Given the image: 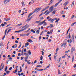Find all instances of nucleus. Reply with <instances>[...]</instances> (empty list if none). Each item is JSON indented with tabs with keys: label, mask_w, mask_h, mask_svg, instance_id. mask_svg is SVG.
<instances>
[{
	"label": "nucleus",
	"mask_w": 76,
	"mask_h": 76,
	"mask_svg": "<svg viewBox=\"0 0 76 76\" xmlns=\"http://www.w3.org/2000/svg\"><path fill=\"white\" fill-rule=\"evenodd\" d=\"M68 3H69V2L66 1L64 4V5H65V6H66V5H67Z\"/></svg>",
	"instance_id": "obj_13"
},
{
	"label": "nucleus",
	"mask_w": 76,
	"mask_h": 76,
	"mask_svg": "<svg viewBox=\"0 0 76 76\" xmlns=\"http://www.w3.org/2000/svg\"><path fill=\"white\" fill-rule=\"evenodd\" d=\"M20 71L22 72V67H21V66H20Z\"/></svg>",
	"instance_id": "obj_27"
},
{
	"label": "nucleus",
	"mask_w": 76,
	"mask_h": 76,
	"mask_svg": "<svg viewBox=\"0 0 76 76\" xmlns=\"http://www.w3.org/2000/svg\"><path fill=\"white\" fill-rule=\"evenodd\" d=\"M48 21H50V23H53L54 21V20L53 18H49V19L48 20Z\"/></svg>",
	"instance_id": "obj_4"
},
{
	"label": "nucleus",
	"mask_w": 76,
	"mask_h": 76,
	"mask_svg": "<svg viewBox=\"0 0 76 76\" xmlns=\"http://www.w3.org/2000/svg\"><path fill=\"white\" fill-rule=\"evenodd\" d=\"M25 45H27V46H28L29 45V43L28 42H27L25 44Z\"/></svg>",
	"instance_id": "obj_28"
},
{
	"label": "nucleus",
	"mask_w": 76,
	"mask_h": 76,
	"mask_svg": "<svg viewBox=\"0 0 76 76\" xmlns=\"http://www.w3.org/2000/svg\"><path fill=\"white\" fill-rule=\"evenodd\" d=\"M47 34L48 35H50V31H48L47 32Z\"/></svg>",
	"instance_id": "obj_50"
},
{
	"label": "nucleus",
	"mask_w": 76,
	"mask_h": 76,
	"mask_svg": "<svg viewBox=\"0 0 76 76\" xmlns=\"http://www.w3.org/2000/svg\"><path fill=\"white\" fill-rule=\"evenodd\" d=\"M48 11V10H47L46 11H45L43 13V14H44V15H45V13H47V12Z\"/></svg>",
	"instance_id": "obj_32"
},
{
	"label": "nucleus",
	"mask_w": 76,
	"mask_h": 76,
	"mask_svg": "<svg viewBox=\"0 0 76 76\" xmlns=\"http://www.w3.org/2000/svg\"><path fill=\"white\" fill-rule=\"evenodd\" d=\"M42 55L43 56L44 55V52L43 51H42Z\"/></svg>",
	"instance_id": "obj_55"
},
{
	"label": "nucleus",
	"mask_w": 76,
	"mask_h": 76,
	"mask_svg": "<svg viewBox=\"0 0 76 76\" xmlns=\"http://www.w3.org/2000/svg\"><path fill=\"white\" fill-rule=\"evenodd\" d=\"M59 3L58 2V3H56L55 5V7H57V6L58 5V4H59Z\"/></svg>",
	"instance_id": "obj_19"
},
{
	"label": "nucleus",
	"mask_w": 76,
	"mask_h": 76,
	"mask_svg": "<svg viewBox=\"0 0 76 76\" xmlns=\"http://www.w3.org/2000/svg\"><path fill=\"white\" fill-rule=\"evenodd\" d=\"M15 32H18V33H19V31H15Z\"/></svg>",
	"instance_id": "obj_54"
},
{
	"label": "nucleus",
	"mask_w": 76,
	"mask_h": 76,
	"mask_svg": "<svg viewBox=\"0 0 76 76\" xmlns=\"http://www.w3.org/2000/svg\"><path fill=\"white\" fill-rule=\"evenodd\" d=\"M28 25V24H26V25L25 26H23V27H22L21 28V29H23V28H25V27H26V26H27Z\"/></svg>",
	"instance_id": "obj_25"
},
{
	"label": "nucleus",
	"mask_w": 76,
	"mask_h": 76,
	"mask_svg": "<svg viewBox=\"0 0 76 76\" xmlns=\"http://www.w3.org/2000/svg\"><path fill=\"white\" fill-rule=\"evenodd\" d=\"M9 60H7V61H6V64H8V62H9Z\"/></svg>",
	"instance_id": "obj_49"
},
{
	"label": "nucleus",
	"mask_w": 76,
	"mask_h": 76,
	"mask_svg": "<svg viewBox=\"0 0 76 76\" xmlns=\"http://www.w3.org/2000/svg\"><path fill=\"white\" fill-rule=\"evenodd\" d=\"M22 25V23H20V24L17 25V26H20L21 25Z\"/></svg>",
	"instance_id": "obj_34"
},
{
	"label": "nucleus",
	"mask_w": 76,
	"mask_h": 76,
	"mask_svg": "<svg viewBox=\"0 0 76 76\" xmlns=\"http://www.w3.org/2000/svg\"><path fill=\"white\" fill-rule=\"evenodd\" d=\"M63 45H64V46H65V45H66L67 44V43L66 42H65V43H63Z\"/></svg>",
	"instance_id": "obj_35"
},
{
	"label": "nucleus",
	"mask_w": 76,
	"mask_h": 76,
	"mask_svg": "<svg viewBox=\"0 0 76 76\" xmlns=\"http://www.w3.org/2000/svg\"><path fill=\"white\" fill-rule=\"evenodd\" d=\"M36 33H37V34H39V30H37Z\"/></svg>",
	"instance_id": "obj_40"
},
{
	"label": "nucleus",
	"mask_w": 76,
	"mask_h": 76,
	"mask_svg": "<svg viewBox=\"0 0 76 76\" xmlns=\"http://www.w3.org/2000/svg\"><path fill=\"white\" fill-rule=\"evenodd\" d=\"M19 58V57H18V56H17V59H18V60H19V58Z\"/></svg>",
	"instance_id": "obj_63"
},
{
	"label": "nucleus",
	"mask_w": 76,
	"mask_h": 76,
	"mask_svg": "<svg viewBox=\"0 0 76 76\" xmlns=\"http://www.w3.org/2000/svg\"><path fill=\"white\" fill-rule=\"evenodd\" d=\"M7 66H6V68L5 69V71H7Z\"/></svg>",
	"instance_id": "obj_43"
},
{
	"label": "nucleus",
	"mask_w": 76,
	"mask_h": 76,
	"mask_svg": "<svg viewBox=\"0 0 76 76\" xmlns=\"http://www.w3.org/2000/svg\"><path fill=\"white\" fill-rule=\"evenodd\" d=\"M72 38H74V34H72Z\"/></svg>",
	"instance_id": "obj_62"
},
{
	"label": "nucleus",
	"mask_w": 76,
	"mask_h": 76,
	"mask_svg": "<svg viewBox=\"0 0 76 76\" xmlns=\"http://www.w3.org/2000/svg\"><path fill=\"white\" fill-rule=\"evenodd\" d=\"M12 69V67H10L9 69V70H11Z\"/></svg>",
	"instance_id": "obj_51"
},
{
	"label": "nucleus",
	"mask_w": 76,
	"mask_h": 76,
	"mask_svg": "<svg viewBox=\"0 0 76 76\" xmlns=\"http://www.w3.org/2000/svg\"><path fill=\"white\" fill-rule=\"evenodd\" d=\"M45 10H46L45 8H44L43 10L41 11V12H44V11H45Z\"/></svg>",
	"instance_id": "obj_33"
},
{
	"label": "nucleus",
	"mask_w": 76,
	"mask_h": 76,
	"mask_svg": "<svg viewBox=\"0 0 76 76\" xmlns=\"http://www.w3.org/2000/svg\"><path fill=\"white\" fill-rule=\"evenodd\" d=\"M58 74L59 75H61V73H60V71L59 70H58Z\"/></svg>",
	"instance_id": "obj_37"
},
{
	"label": "nucleus",
	"mask_w": 76,
	"mask_h": 76,
	"mask_svg": "<svg viewBox=\"0 0 76 76\" xmlns=\"http://www.w3.org/2000/svg\"><path fill=\"white\" fill-rule=\"evenodd\" d=\"M32 18V17L31 16L30 17V18L29 19L27 20L26 21V22H29V21H30V20H31Z\"/></svg>",
	"instance_id": "obj_5"
},
{
	"label": "nucleus",
	"mask_w": 76,
	"mask_h": 76,
	"mask_svg": "<svg viewBox=\"0 0 76 76\" xmlns=\"http://www.w3.org/2000/svg\"><path fill=\"white\" fill-rule=\"evenodd\" d=\"M36 67H42V66L41 65H37Z\"/></svg>",
	"instance_id": "obj_29"
},
{
	"label": "nucleus",
	"mask_w": 76,
	"mask_h": 76,
	"mask_svg": "<svg viewBox=\"0 0 76 76\" xmlns=\"http://www.w3.org/2000/svg\"><path fill=\"white\" fill-rule=\"evenodd\" d=\"M40 60L42 61V59H43V56H41L40 58Z\"/></svg>",
	"instance_id": "obj_15"
},
{
	"label": "nucleus",
	"mask_w": 76,
	"mask_h": 76,
	"mask_svg": "<svg viewBox=\"0 0 76 76\" xmlns=\"http://www.w3.org/2000/svg\"><path fill=\"white\" fill-rule=\"evenodd\" d=\"M75 51V48L74 47H72L71 48V53L72 54L73 53V51Z\"/></svg>",
	"instance_id": "obj_3"
},
{
	"label": "nucleus",
	"mask_w": 76,
	"mask_h": 76,
	"mask_svg": "<svg viewBox=\"0 0 76 76\" xmlns=\"http://www.w3.org/2000/svg\"><path fill=\"white\" fill-rule=\"evenodd\" d=\"M40 20H42V19H44V17H41L40 18Z\"/></svg>",
	"instance_id": "obj_41"
},
{
	"label": "nucleus",
	"mask_w": 76,
	"mask_h": 76,
	"mask_svg": "<svg viewBox=\"0 0 76 76\" xmlns=\"http://www.w3.org/2000/svg\"><path fill=\"white\" fill-rule=\"evenodd\" d=\"M43 14V13H42V12L39 15V17H40V16H42V15Z\"/></svg>",
	"instance_id": "obj_61"
},
{
	"label": "nucleus",
	"mask_w": 76,
	"mask_h": 76,
	"mask_svg": "<svg viewBox=\"0 0 76 76\" xmlns=\"http://www.w3.org/2000/svg\"><path fill=\"white\" fill-rule=\"evenodd\" d=\"M56 10H54V11H53V12L52 13V14H53V15H55V13H56Z\"/></svg>",
	"instance_id": "obj_22"
},
{
	"label": "nucleus",
	"mask_w": 76,
	"mask_h": 76,
	"mask_svg": "<svg viewBox=\"0 0 76 76\" xmlns=\"http://www.w3.org/2000/svg\"><path fill=\"white\" fill-rule=\"evenodd\" d=\"M28 56L25 57V61H28Z\"/></svg>",
	"instance_id": "obj_7"
},
{
	"label": "nucleus",
	"mask_w": 76,
	"mask_h": 76,
	"mask_svg": "<svg viewBox=\"0 0 76 76\" xmlns=\"http://www.w3.org/2000/svg\"><path fill=\"white\" fill-rule=\"evenodd\" d=\"M46 21V20H45L41 22L39 24V25H42V24H43V23H44V25L45 26V25H47V23H46V22H45Z\"/></svg>",
	"instance_id": "obj_2"
},
{
	"label": "nucleus",
	"mask_w": 76,
	"mask_h": 76,
	"mask_svg": "<svg viewBox=\"0 0 76 76\" xmlns=\"http://www.w3.org/2000/svg\"><path fill=\"white\" fill-rule=\"evenodd\" d=\"M3 42H1L0 43V46L1 47H3Z\"/></svg>",
	"instance_id": "obj_23"
},
{
	"label": "nucleus",
	"mask_w": 76,
	"mask_h": 76,
	"mask_svg": "<svg viewBox=\"0 0 76 76\" xmlns=\"http://www.w3.org/2000/svg\"><path fill=\"white\" fill-rule=\"evenodd\" d=\"M7 29H6L4 32V35H6V33H7Z\"/></svg>",
	"instance_id": "obj_17"
},
{
	"label": "nucleus",
	"mask_w": 76,
	"mask_h": 76,
	"mask_svg": "<svg viewBox=\"0 0 76 76\" xmlns=\"http://www.w3.org/2000/svg\"><path fill=\"white\" fill-rule=\"evenodd\" d=\"M70 33H69V35H68L69 39V38H71V36H70Z\"/></svg>",
	"instance_id": "obj_38"
},
{
	"label": "nucleus",
	"mask_w": 76,
	"mask_h": 76,
	"mask_svg": "<svg viewBox=\"0 0 76 76\" xmlns=\"http://www.w3.org/2000/svg\"><path fill=\"white\" fill-rule=\"evenodd\" d=\"M67 41L68 42H69V43H71V42H72V39H70L68 40Z\"/></svg>",
	"instance_id": "obj_11"
},
{
	"label": "nucleus",
	"mask_w": 76,
	"mask_h": 76,
	"mask_svg": "<svg viewBox=\"0 0 76 76\" xmlns=\"http://www.w3.org/2000/svg\"><path fill=\"white\" fill-rule=\"evenodd\" d=\"M21 31H23V29H21V30H19V32H21Z\"/></svg>",
	"instance_id": "obj_57"
},
{
	"label": "nucleus",
	"mask_w": 76,
	"mask_h": 76,
	"mask_svg": "<svg viewBox=\"0 0 76 76\" xmlns=\"http://www.w3.org/2000/svg\"><path fill=\"white\" fill-rule=\"evenodd\" d=\"M12 39H15V37H14V36H12Z\"/></svg>",
	"instance_id": "obj_45"
},
{
	"label": "nucleus",
	"mask_w": 76,
	"mask_h": 76,
	"mask_svg": "<svg viewBox=\"0 0 76 76\" xmlns=\"http://www.w3.org/2000/svg\"><path fill=\"white\" fill-rule=\"evenodd\" d=\"M41 8L40 7V8H36L34 11L33 13H35V12L36 13H38V12H39V11H40L41 9Z\"/></svg>",
	"instance_id": "obj_1"
},
{
	"label": "nucleus",
	"mask_w": 76,
	"mask_h": 76,
	"mask_svg": "<svg viewBox=\"0 0 76 76\" xmlns=\"http://www.w3.org/2000/svg\"><path fill=\"white\" fill-rule=\"evenodd\" d=\"M27 41L28 42H30V43H31V42H33V41H32V40L30 39H28Z\"/></svg>",
	"instance_id": "obj_8"
},
{
	"label": "nucleus",
	"mask_w": 76,
	"mask_h": 76,
	"mask_svg": "<svg viewBox=\"0 0 76 76\" xmlns=\"http://www.w3.org/2000/svg\"><path fill=\"white\" fill-rule=\"evenodd\" d=\"M4 38H5V35H4L3 37L2 38V40H4Z\"/></svg>",
	"instance_id": "obj_53"
},
{
	"label": "nucleus",
	"mask_w": 76,
	"mask_h": 76,
	"mask_svg": "<svg viewBox=\"0 0 76 76\" xmlns=\"http://www.w3.org/2000/svg\"><path fill=\"white\" fill-rule=\"evenodd\" d=\"M9 60H12V57H10L8 58Z\"/></svg>",
	"instance_id": "obj_52"
},
{
	"label": "nucleus",
	"mask_w": 76,
	"mask_h": 76,
	"mask_svg": "<svg viewBox=\"0 0 76 76\" xmlns=\"http://www.w3.org/2000/svg\"><path fill=\"white\" fill-rule=\"evenodd\" d=\"M31 32H32L34 34H35V31L34 29H31Z\"/></svg>",
	"instance_id": "obj_12"
},
{
	"label": "nucleus",
	"mask_w": 76,
	"mask_h": 76,
	"mask_svg": "<svg viewBox=\"0 0 76 76\" xmlns=\"http://www.w3.org/2000/svg\"><path fill=\"white\" fill-rule=\"evenodd\" d=\"M15 43H18V41L17 40H15Z\"/></svg>",
	"instance_id": "obj_64"
},
{
	"label": "nucleus",
	"mask_w": 76,
	"mask_h": 76,
	"mask_svg": "<svg viewBox=\"0 0 76 76\" xmlns=\"http://www.w3.org/2000/svg\"><path fill=\"white\" fill-rule=\"evenodd\" d=\"M47 19H50V17L49 16H48L47 17Z\"/></svg>",
	"instance_id": "obj_60"
},
{
	"label": "nucleus",
	"mask_w": 76,
	"mask_h": 76,
	"mask_svg": "<svg viewBox=\"0 0 76 76\" xmlns=\"http://www.w3.org/2000/svg\"><path fill=\"white\" fill-rule=\"evenodd\" d=\"M51 39H49L48 40V42H51Z\"/></svg>",
	"instance_id": "obj_59"
},
{
	"label": "nucleus",
	"mask_w": 76,
	"mask_h": 76,
	"mask_svg": "<svg viewBox=\"0 0 76 76\" xmlns=\"http://www.w3.org/2000/svg\"><path fill=\"white\" fill-rule=\"evenodd\" d=\"M20 45L18 47V48H20L21 47V46H22V43H21V42H20Z\"/></svg>",
	"instance_id": "obj_16"
},
{
	"label": "nucleus",
	"mask_w": 76,
	"mask_h": 76,
	"mask_svg": "<svg viewBox=\"0 0 76 76\" xmlns=\"http://www.w3.org/2000/svg\"><path fill=\"white\" fill-rule=\"evenodd\" d=\"M53 0H51L50 1V3L49 4V5H50V4L53 3Z\"/></svg>",
	"instance_id": "obj_21"
},
{
	"label": "nucleus",
	"mask_w": 76,
	"mask_h": 76,
	"mask_svg": "<svg viewBox=\"0 0 76 76\" xmlns=\"http://www.w3.org/2000/svg\"><path fill=\"white\" fill-rule=\"evenodd\" d=\"M28 53L29 54V55H31V51L30 50H28Z\"/></svg>",
	"instance_id": "obj_36"
},
{
	"label": "nucleus",
	"mask_w": 76,
	"mask_h": 76,
	"mask_svg": "<svg viewBox=\"0 0 76 76\" xmlns=\"http://www.w3.org/2000/svg\"><path fill=\"white\" fill-rule=\"evenodd\" d=\"M4 26H5V25H6V24H7V23L6 22H5L4 23Z\"/></svg>",
	"instance_id": "obj_56"
},
{
	"label": "nucleus",
	"mask_w": 76,
	"mask_h": 76,
	"mask_svg": "<svg viewBox=\"0 0 76 76\" xmlns=\"http://www.w3.org/2000/svg\"><path fill=\"white\" fill-rule=\"evenodd\" d=\"M76 22H74V23H72L71 24V26H73V25H74L75 24H76Z\"/></svg>",
	"instance_id": "obj_24"
},
{
	"label": "nucleus",
	"mask_w": 76,
	"mask_h": 76,
	"mask_svg": "<svg viewBox=\"0 0 76 76\" xmlns=\"http://www.w3.org/2000/svg\"><path fill=\"white\" fill-rule=\"evenodd\" d=\"M50 11H48V12L46 13L45 14V15H48V14H50Z\"/></svg>",
	"instance_id": "obj_20"
},
{
	"label": "nucleus",
	"mask_w": 76,
	"mask_h": 76,
	"mask_svg": "<svg viewBox=\"0 0 76 76\" xmlns=\"http://www.w3.org/2000/svg\"><path fill=\"white\" fill-rule=\"evenodd\" d=\"M35 23H39V21H37L35 22Z\"/></svg>",
	"instance_id": "obj_46"
},
{
	"label": "nucleus",
	"mask_w": 76,
	"mask_h": 76,
	"mask_svg": "<svg viewBox=\"0 0 76 76\" xmlns=\"http://www.w3.org/2000/svg\"><path fill=\"white\" fill-rule=\"evenodd\" d=\"M20 36L21 37H24L25 36V34H22L20 35Z\"/></svg>",
	"instance_id": "obj_26"
},
{
	"label": "nucleus",
	"mask_w": 76,
	"mask_h": 76,
	"mask_svg": "<svg viewBox=\"0 0 76 76\" xmlns=\"http://www.w3.org/2000/svg\"><path fill=\"white\" fill-rule=\"evenodd\" d=\"M1 26H2V27H3V26H4V24L3 23H2L1 24Z\"/></svg>",
	"instance_id": "obj_44"
},
{
	"label": "nucleus",
	"mask_w": 76,
	"mask_h": 76,
	"mask_svg": "<svg viewBox=\"0 0 76 76\" xmlns=\"http://www.w3.org/2000/svg\"><path fill=\"white\" fill-rule=\"evenodd\" d=\"M50 26L52 28H53V27H54V26H53V25L52 24H50Z\"/></svg>",
	"instance_id": "obj_39"
},
{
	"label": "nucleus",
	"mask_w": 76,
	"mask_h": 76,
	"mask_svg": "<svg viewBox=\"0 0 76 76\" xmlns=\"http://www.w3.org/2000/svg\"><path fill=\"white\" fill-rule=\"evenodd\" d=\"M54 8V5H53L51 6L49 8V10H50V9H53Z\"/></svg>",
	"instance_id": "obj_9"
},
{
	"label": "nucleus",
	"mask_w": 76,
	"mask_h": 76,
	"mask_svg": "<svg viewBox=\"0 0 76 76\" xmlns=\"http://www.w3.org/2000/svg\"><path fill=\"white\" fill-rule=\"evenodd\" d=\"M15 48H16L17 47V44H15V45L14 46Z\"/></svg>",
	"instance_id": "obj_47"
},
{
	"label": "nucleus",
	"mask_w": 76,
	"mask_h": 76,
	"mask_svg": "<svg viewBox=\"0 0 76 76\" xmlns=\"http://www.w3.org/2000/svg\"><path fill=\"white\" fill-rule=\"evenodd\" d=\"M33 14V12L31 13L30 14L28 15V18H29Z\"/></svg>",
	"instance_id": "obj_10"
},
{
	"label": "nucleus",
	"mask_w": 76,
	"mask_h": 76,
	"mask_svg": "<svg viewBox=\"0 0 76 76\" xmlns=\"http://www.w3.org/2000/svg\"><path fill=\"white\" fill-rule=\"evenodd\" d=\"M55 20H56V21H55L56 22H58L59 20H60V19L59 18H58L57 19V18H55Z\"/></svg>",
	"instance_id": "obj_6"
},
{
	"label": "nucleus",
	"mask_w": 76,
	"mask_h": 76,
	"mask_svg": "<svg viewBox=\"0 0 76 76\" xmlns=\"http://www.w3.org/2000/svg\"><path fill=\"white\" fill-rule=\"evenodd\" d=\"M74 58H75V57H74V56H72V62H73V61H74Z\"/></svg>",
	"instance_id": "obj_18"
},
{
	"label": "nucleus",
	"mask_w": 76,
	"mask_h": 76,
	"mask_svg": "<svg viewBox=\"0 0 76 76\" xmlns=\"http://www.w3.org/2000/svg\"><path fill=\"white\" fill-rule=\"evenodd\" d=\"M74 17H75V15H73L71 17V19H73V18H74Z\"/></svg>",
	"instance_id": "obj_42"
},
{
	"label": "nucleus",
	"mask_w": 76,
	"mask_h": 76,
	"mask_svg": "<svg viewBox=\"0 0 76 76\" xmlns=\"http://www.w3.org/2000/svg\"><path fill=\"white\" fill-rule=\"evenodd\" d=\"M49 8V6H48V7H47L45 8V10H47V9H48Z\"/></svg>",
	"instance_id": "obj_30"
},
{
	"label": "nucleus",
	"mask_w": 76,
	"mask_h": 76,
	"mask_svg": "<svg viewBox=\"0 0 76 76\" xmlns=\"http://www.w3.org/2000/svg\"><path fill=\"white\" fill-rule=\"evenodd\" d=\"M5 72L6 73H7V74L8 75L10 73V71H5Z\"/></svg>",
	"instance_id": "obj_14"
},
{
	"label": "nucleus",
	"mask_w": 76,
	"mask_h": 76,
	"mask_svg": "<svg viewBox=\"0 0 76 76\" xmlns=\"http://www.w3.org/2000/svg\"><path fill=\"white\" fill-rule=\"evenodd\" d=\"M53 10L52 9H51L49 11H50V12H51Z\"/></svg>",
	"instance_id": "obj_48"
},
{
	"label": "nucleus",
	"mask_w": 76,
	"mask_h": 76,
	"mask_svg": "<svg viewBox=\"0 0 76 76\" xmlns=\"http://www.w3.org/2000/svg\"><path fill=\"white\" fill-rule=\"evenodd\" d=\"M10 19V18H7V20H6V21H8V20H9Z\"/></svg>",
	"instance_id": "obj_31"
},
{
	"label": "nucleus",
	"mask_w": 76,
	"mask_h": 76,
	"mask_svg": "<svg viewBox=\"0 0 76 76\" xmlns=\"http://www.w3.org/2000/svg\"><path fill=\"white\" fill-rule=\"evenodd\" d=\"M44 33V31H42V32L41 33V34H40V35H41L42 34Z\"/></svg>",
	"instance_id": "obj_58"
}]
</instances>
